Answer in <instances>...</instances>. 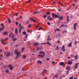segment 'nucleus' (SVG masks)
<instances>
[{
  "instance_id": "51",
  "label": "nucleus",
  "mask_w": 79,
  "mask_h": 79,
  "mask_svg": "<svg viewBox=\"0 0 79 79\" xmlns=\"http://www.w3.org/2000/svg\"><path fill=\"white\" fill-rule=\"evenodd\" d=\"M1 26H2V27H3V26H4L3 25V23H1Z\"/></svg>"
},
{
  "instance_id": "61",
  "label": "nucleus",
  "mask_w": 79,
  "mask_h": 79,
  "mask_svg": "<svg viewBox=\"0 0 79 79\" xmlns=\"http://www.w3.org/2000/svg\"><path fill=\"white\" fill-rule=\"evenodd\" d=\"M42 29V28L40 27V28H39V31H40V29Z\"/></svg>"
},
{
  "instance_id": "6",
  "label": "nucleus",
  "mask_w": 79,
  "mask_h": 79,
  "mask_svg": "<svg viewBox=\"0 0 79 79\" xmlns=\"http://www.w3.org/2000/svg\"><path fill=\"white\" fill-rule=\"evenodd\" d=\"M37 56L39 58H44V56L40 54H39Z\"/></svg>"
},
{
  "instance_id": "50",
  "label": "nucleus",
  "mask_w": 79,
  "mask_h": 79,
  "mask_svg": "<svg viewBox=\"0 0 79 79\" xmlns=\"http://www.w3.org/2000/svg\"><path fill=\"white\" fill-rule=\"evenodd\" d=\"M77 44V41H76L75 42V44L76 45V44Z\"/></svg>"
},
{
  "instance_id": "22",
  "label": "nucleus",
  "mask_w": 79,
  "mask_h": 79,
  "mask_svg": "<svg viewBox=\"0 0 79 79\" xmlns=\"http://www.w3.org/2000/svg\"><path fill=\"white\" fill-rule=\"evenodd\" d=\"M5 72L7 73H9V70L8 69H6V70L5 71Z\"/></svg>"
},
{
  "instance_id": "56",
  "label": "nucleus",
  "mask_w": 79,
  "mask_h": 79,
  "mask_svg": "<svg viewBox=\"0 0 79 79\" xmlns=\"http://www.w3.org/2000/svg\"><path fill=\"white\" fill-rule=\"evenodd\" d=\"M39 25H37L36 27H39Z\"/></svg>"
},
{
  "instance_id": "19",
  "label": "nucleus",
  "mask_w": 79,
  "mask_h": 79,
  "mask_svg": "<svg viewBox=\"0 0 79 79\" xmlns=\"http://www.w3.org/2000/svg\"><path fill=\"white\" fill-rule=\"evenodd\" d=\"M38 43L36 42V43H34V44L35 46H37L38 45Z\"/></svg>"
},
{
  "instance_id": "17",
  "label": "nucleus",
  "mask_w": 79,
  "mask_h": 79,
  "mask_svg": "<svg viewBox=\"0 0 79 79\" xmlns=\"http://www.w3.org/2000/svg\"><path fill=\"white\" fill-rule=\"evenodd\" d=\"M49 38H50V35L48 36V38L47 40L48 41V40H52V39L51 38L49 39Z\"/></svg>"
},
{
  "instance_id": "4",
  "label": "nucleus",
  "mask_w": 79,
  "mask_h": 79,
  "mask_svg": "<svg viewBox=\"0 0 79 79\" xmlns=\"http://www.w3.org/2000/svg\"><path fill=\"white\" fill-rule=\"evenodd\" d=\"M77 26V23H75L73 24L74 29L75 30H76V26Z\"/></svg>"
},
{
  "instance_id": "34",
  "label": "nucleus",
  "mask_w": 79,
  "mask_h": 79,
  "mask_svg": "<svg viewBox=\"0 0 79 79\" xmlns=\"http://www.w3.org/2000/svg\"><path fill=\"white\" fill-rule=\"evenodd\" d=\"M22 52H23V51L24 50V48H22Z\"/></svg>"
},
{
  "instance_id": "23",
  "label": "nucleus",
  "mask_w": 79,
  "mask_h": 79,
  "mask_svg": "<svg viewBox=\"0 0 79 79\" xmlns=\"http://www.w3.org/2000/svg\"><path fill=\"white\" fill-rule=\"evenodd\" d=\"M23 59H26V56H25L24 55H23Z\"/></svg>"
},
{
  "instance_id": "31",
  "label": "nucleus",
  "mask_w": 79,
  "mask_h": 79,
  "mask_svg": "<svg viewBox=\"0 0 79 79\" xmlns=\"http://www.w3.org/2000/svg\"><path fill=\"white\" fill-rule=\"evenodd\" d=\"M7 20L9 21V23H10L11 20H10V18L7 19Z\"/></svg>"
},
{
  "instance_id": "8",
  "label": "nucleus",
  "mask_w": 79,
  "mask_h": 79,
  "mask_svg": "<svg viewBox=\"0 0 79 79\" xmlns=\"http://www.w3.org/2000/svg\"><path fill=\"white\" fill-rule=\"evenodd\" d=\"M3 35H8V32L6 31L5 32L3 33Z\"/></svg>"
},
{
  "instance_id": "63",
  "label": "nucleus",
  "mask_w": 79,
  "mask_h": 79,
  "mask_svg": "<svg viewBox=\"0 0 79 79\" xmlns=\"http://www.w3.org/2000/svg\"><path fill=\"white\" fill-rule=\"evenodd\" d=\"M73 79V77H72L70 78V79Z\"/></svg>"
},
{
  "instance_id": "57",
  "label": "nucleus",
  "mask_w": 79,
  "mask_h": 79,
  "mask_svg": "<svg viewBox=\"0 0 79 79\" xmlns=\"http://www.w3.org/2000/svg\"><path fill=\"white\" fill-rule=\"evenodd\" d=\"M23 41H26V39H23Z\"/></svg>"
},
{
  "instance_id": "25",
  "label": "nucleus",
  "mask_w": 79,
  "mask_h": 79,
  "mask_svg": "<svg viewBox=\"0 0 79 79\" xmlns=\"http://www.w3.org/2000/svg\"><path fill=\"white\" fill-rule=\"evenodd\" d=\"M54 17H55V18H59V16L57 15H55Z\"/></svg>"
},
{
  "instance_id": "21",
  "label": "nucleus",
  "mask_w": 79,
  "mask_h": 79,
  "mask_svg": "<svg viewBox=\"0 0 79 79\" xmlns=\"http://www.w3.org/2000/svg\"><path fill=\"white\" fill-rule=\"evenodd\" d=\"M1 42L2 44H3V40L2 38L1 39Z\"/></svg>"
},
{
  "instance_id": "40",
  "label": "nucleus",
  "mask_w": 79,
  "mask_h": 79,
  "mask_svg": "<svg viewBox=\"0 0 79 79\" xmlns=\"http://www.w3.org/2000/svg\"><path fill=\"white\" fill-rule=\"evenodd\" d=\"M69 70H68L67 71V73H66V74H69V73H68L69 72Z\"/></svg>"
},
{
  "instance_id": "27",
  "label": "nucleus",
  "mask_w": 79,
  "mask_h": 79,
  "mask_svg": "<svg viewBox=\"0 0 79 79\" xmlns=\"http://www.w3.org/2000/svg\"><path fill=\"white\" fill-rule=\"evenodd\" d=\"M46 14L47 15H50V12H48L46 13Z\"/></svg>"
},
{
  "instance_id": "12",
  "label": "nucleus",
  "mask_w": 79,
  "mask_h": 79,
  "mask_svg": "<svg viewBox=\"0 0 79 79\" xmlns=\"http://www.w3.org/2000/svg\"><path fill=\"white\" fill-rule=\"evenodd\" d=\"M18 32V29H17V28H16L15 30V34H16V35H17Z\"/></svg>"
},
{
  "instance_id": "15",
  "label": "nucleus",
  "mask_w": 79,
  "mask_h": 79,
  "mask_svg": "<svg viewBox=\"0 0 79 79\" xmlns=\"http://www.w3.org/2000/svg\"><path fill=\"white\" fill-rule=\"evenodd\" d=\"M4 27H5L4 26H3L2 28H1V29H0V32L1 31H2L4 29Z\"/></svg>"
},
{
  "instance_id": "59",
  "label": "nucleus",
  "mask_w": 79,
  "mask_h": 79,
  "mask_svg": "<svg viewBox=\"0 0 79 79\" xmlns=\"http://www.w3.org/2000/svg\"><path fill=\"white\" fill-rule=\"evenodd\" d=\"M41 44H42V45H43V44H45V43H41Z\"/></svg>"
},
{
  "instance_id": "41",
  "label": "nucleus",
  "mask_w": 79,
  "mask_h": 79,
  "mask_svg": "<svg viewBox=\"0 0 79 79\" xmlns=\"http://www.w3.org/2000/svg\"><path fill=\"white\" fill-rule=\"evenodd\" d=\"M15 24H16V26L18 24V23L17 22H16L15 23Z\"/></svg>"
},
{
  "instance_id": "60",
  "label": "nucleus",
  "mask_w": 79,
  "mask_h": 79,
  "mask_svg": "<svg viewBox=\"0 0 79 79\" xmlns=\"http://www.w3.org/2000/svg\"><path fill=\"white\" fill-rule=\"evenodd\" d=\"M40 35H39L38 36V38L39 39V38H40Z\"/></svg>"
},
{
  "instance_id": "30",
  "label": "nucleus",
  "mask_w": 79,
  "mask_h": 79,
  "mask_svg": "<svg viewBox=\"0 0 79 79\" xmlns=\"http://www.w3.org/2000/svg\"><path fill=\"white\" fill-rule=\"evenodd\" d=\"M63 17H60L59 18V19H60V20H61V19H63Z\"/></svg>"
},
{
  "instance_id": "37",
  "label": "nucleus",
  "mask_w": 79,
  "mask_h": 79,
  "mask_svg": "<svg viewBox=\"0 0 79 79\" xmlns=\"http://www.w3.org/2000/svg\"><path fill=\"white\" fill-rule=\"evenodd\" d=\"M44 52H43V51H40V53H41V54H43V53H44Z\"/></svg>"
},
{
  "instance_id": "42",
  "label": "nucleus",
  "mask_w": 79,
  "mask_h": 79,
  "mask_svg": "<svg viewBox=\"0 0 79 79\" xmlns=\"http://www.w3.org/2000/svg\"><path fill=\"white\" fill-rule=\"evenodd\" d=\"M27 35H26L25 36V38H27Z\"/></svg>"
},
{
  "instance_id": "46",
  "label": "nucleus",
  "mask_w": 79,
  "mask_h": 79,
  "mask_svg": "<svg viewBox=\"0 0 79 79\" xmlns=\"http://www.w3.org/2000/svg\"><path fill=\"white\" fill-rule=\"evenodd\" d=\"M50 59L49 58H47L46 60L47 61H49Z\"/></svg>"
},
{
  "instance_id": "45",
  "label": "nucleus",
  "mask_w": 79,
  "mask_h": 79,
  "mask_svg": "<svg viewBox=\"0 0 79 79\" xmlns=\"http://www.w3.org/2000/svg\"><path fill=\"white\" fill-rule=\"evenodd\" d=\"M31 25H28V27H29V28H30V27H31Z\"/></svg>"
},
{
  "instance_id": "48",
  "label": "nucleus",
  "mask_w": 79,
  "mask_h": 79,
  "mask_svg": "<svg viewBox=\"0 0 79 79\" xmlns=\"http://www.w3.org/2000/svg\"><path fill=\"white\" fill-rule=\"evenodd\" d=\"M8 67H9L10 68L11 67H12V66L11 65H9L8 66Z\"/></svg>"
},
{
  "instance_id": "58",
  "label": "nucleus",
  "mask_w": 79,
  "mask_h": 79,
  "mask_svg": "<svg viewBox=\"0 0 79 79\" xmlns=\"http://www.w3.org/2000/svg\"><path fill=\"white\" fill-rule=\"evenodd\" d=\"M54 63H55V61H53L52 62V64H54Z\"/></svg>"
},
{
  "instance_id": "49",
  "label": "nucleus",
  "mask_w": 79,
  "mask_h": 79,
  "mask_svg": "<svg viewBox=\"0 0 79 79\" xmlns=\"http://www.w3.org/2000/svg\"><path fill=\"white\" fill-rule=\"evenodd\" d=\"M44 18H47V16L46 15H44L43 16Z\"/></svg>"
},
{
  "instance_id": "18",
  "label": "nucleus",
  "mask_w": 79,
  "mask_h": 79,
  "mask_svg": "<svg viewBox=\"0 0 79 79\" xmlns=\"http://www.w3.org/2000/svg\"><path fill=\"white\" fill-rule=\"evenodd\" d=\"M37 13H40L39 11H36L35 12H34L33 14H37Z\"/></svg>"
},
{
  "instance_id": "38",
  "label": "nucleus",
  "mask_w": 79,
  "mask_h": 79,
  "mask_svg": "<svg viewBox=\"0 0 79 79\" xmlns=\"http://www.w3.org/2000/svg\"><path fill=\"white\" fill-rule=\"evenodd\" d=\"M46 43L47 44H48V45H51V44H50L48 42H47V43Z\"/></svg>"
},
{
  "instance_id": "3",
  "label": "nucleus",
  "mask_w": 79,
  "mask_h": 79,
  "mask_svg": "<svg viewBox=\"0 0 79 79\" xmlns=\"http://www.w3.org/2000/svg\"><path fill=\"white\" fill-rule=\"evenodd\" d=\"M79 64V63H76L75 65L73 67V68H75V69H76L77 67V66Z\"/></svg>"
},
{
  "instance_id": "39",
  "label": "nucleus",
  "mask_w": 79,
  "mask_h": 79,
  "mask_svg": "<svg viewBox=\"0 0 79 79\" xmlns=\"http://www.w3.org/2000/svg\"><path fill=\"white\" fill-rule=\"evenodd\" d=\"M42 54L44 56H45V52H43V53Z\"/></svg>"
},
{
  "instance_id": "14",
  "label": "nucleus",
  "mask_w": 79,
  "mask_h": 79,
  "mask_svg": "<svg viewBox=\"0 0 79 79\" xmlns=\"http://www.w3.org/2000/svg\"><path fill=\"white\" fill-rule=\"evenodd\" d=\"M29 20H30L31 21H32L34 20V18H32V17H31L29 18Z\"/></svg>"
},
{
  "instance_id": "2",
  "label": "nucleus",
  "mask_w": 79,
  "mask_h": 79,
  "mask_svg": "<svg viewBox=\"0 0 79 79\" xmlns=\"http://www.w3.org/2000/svg\"><path fill=\"white\" fill-rule=\"evenodd\" d=\"M11 37L12 39H13L15 38V35H14V34H13V33H11L10 34V35H9V37L10 38H11Z\"/></svg>"
},
{
  "instance_id": "16",
  "label": "nucleus",
  "mask_w": 79,
  "mask_h": 79,
  "mask_svg": "<svg viewBox=\"0 0 79 79\" xmlns=\"http://www.w3.org/2000/svg\"><path fill=\"white\" fill-rule=\"evenodd\" d=\"M68 64H72V62L70 61H68Z\"/></svg>"
},
{
  "instance_id": "11",
  "label": "nucleus",
  "mask_w": 79,
  "mask_h": 79,
  "mask_svg": "<svg viewBox=\"0 0 79 79\" xmlns=\"http://www.w3.org/2000/svg\"><path fill=\"white\" fill-rule=\"evenodd\" d=\"M62 52H64L65 51V49H64V46H62Z\"/></svg>"
},
{
  "instance_id": "54",
  "label": "nucleus",
  "mask_w": 79,
  "mask_h": 79,
  "mask_svg": "<svg viewBox=\"0 0 79 79\" xmlns=\"http://www.w3.org/2000/svg\"><path fill=\"white\" fill-rule=\"evenodd\" d=\"M47 71V70L44 69V71H43V72H45V71Z\"/></svg>"
},
{
  "instance_id": "32",
  "label": "nucleus",
  "mask_w": 79,
  "mask_h": 79,
  "mask_svg": "<svg viewBox=\"0 0 79 79\" xmlns=\"http://www.w3.org/2000/svg\"><path fill=\"white\" fill-rule=\"evenodd\" d=\"M13 69V67H11L10 68V70H12Z\"/></svg>"
},
{
  "instance_id": "26",
  "label": "nucleus",
  "mask_w": 79,
  "mask_h": 79,
  "mask_svg": "<svg viewBox=\"0 0 79 79\" xmlns=\"http://www.w3.org/2000/svg\"><path fill=\"white\" fill-rule=\"evenodd\" d=\"M23 35H26V33L25 31H23Z\"/></svg>"
},
{
  "instance_id": "44",
  "label": "nucleus",
  "mask_w": 79,
  "mask_h": 79,
  "mask_svg": "<svg viewBox=\"0 0 79 79\" xmlns=\"http://www.w3.org/2000/svg\"><path fill=\"white\" fill-rule=\"evenodd\" d=\"M56 30L57 31H60V30L59 28H57Z\"/></svg>"
},
{
  "instance_id": "36",
  "label": "nucleus",
  "mask_w": 79,
  "mask_h": 79,
  "mask_svg": "<svg viewBox=\"0 0 79 79\" xmlns=\"http://www.w3.org/2000/svg\"><path fill=\"white\" fill-rule=\"evenodd\" d=\"M50 20H53V19L52 18H50L49 19V21H50Z\"/></svg>"
},
{
  "instance_id": "35",
  "label": "nucleus",
  "mask_w": 79,
  "mask_h": 79,
  "mask_svg": "<svg viewBox=\"0 0 79 79\" xmlns=\"http://www.w3.org/2000/svg\"><path fill=\"white\" fill-rule=\"evenodd\" d=\"M21 28L20 29H19V33H21Z\"/></svg>"
},
{
  "instance_id": "20",
  "label": "nucleus",
  "mask_w": 79,
  "mask_h": 79,
  "mask_svg": "<svg viewBox=\"0 0 79 79\" xmlns=\"http://www.w3.org/2000/svg\"><path fill=\"white\" fill-rule=\"evenodd\" d=\"M69 16H67V19H66V20L67 21H69Z\"/></svg>"
},
{
  "instance_id": "28",
  "label": "nucleus",
  "mask_w": 79,
  "mask_h": 79,
  "mask_svg": "<svg viewBox=\"0 0 79 79\" xmlns=\"http://www.w3.org/2000/svg\"><path fill=\"white\" fill-rule=\"evenodd\" d=\"M30 0H28L27 1H26V2L27 3H29L30 2Z\"/></svg>"
},
{
  "instance_id": "64",
  "label": "nucleus",
  "mask_w": 79,
  "mask_h": 79,
  "mask_svg": "<svg viewBox=\"0 0 79 79\" xmlns=\"http://www.w3.org/2000/svg\"><path fill=\"white\" fill-rule=\"evenodd\" d=\"M67 32V31H64V32H65L66 33V32Z\"/></svg>"
},
{
  "instance_id": "62",
  "label": "nucleus",
  "mask_w": 79,
  "mask_h": 79,
  "mask_svg": "<svg viewBox=\"0 0 79 79\" xmlns=\"http://www.w3.org/2000/svg\"><path fill=\"white\" fill-rule=\"evenodd\" d=\"M65 27H67L68 26L67 25H65L64 26Z\"/></svg>"
},
{
  "instance_id": "52",
  "label": "nucleus",
  "mask_w": 79,
  "mask_h": 79,
  "mask_svg": "<svg viewBox=\"0 0 79 79\" xmlns=\"http://www.w3.org/2000/svg\"><path fill=\"white\" fill-rule=\"evenodd\" d=\"M48 25H50V22L48 23Z\"/></svg>"
},
{
  "instance_id": "29",
  "label": "nucleus",
  "mask_w": 79,
  "mask_h": 79,
  "mask_svg": "<svg viewBox=\"0 0 79 79\" xmlns=\"http://www.w3.org/2000/svg\"><path fill=\"white\" fill-rule=\"evenodd\" d=\"M77 56H76L75 57V60H77Z\"/></svg>"
},
{
  "instance_id": "7",
  "label": "nucleus",
  "mask_w": 79,
  "mask_h": 79,
  "mask_svg": "<svg viewBox=\"0 0 79 79\" xmlns=\"http://www.w3.org/2000/svg\"><path fill=\"white\" fill-rule=\"evenodd\" d=\"M68 47H72V43H70L68 45Z\"/></svg>"
},
{
  "instance_id": "13",
  "label": "nucleus",
  "mask_w": 79,
  "mask_h": 79,
  "mask_svg": "<svg viewBox=\"0 0 79 79\" xmlns=\"http://www.w3.org/2000/svg\"><path fill=\"white\" fill-rule=\"evenodd\" d=\"M66 70H69V69H70V67L69 66H67L66 67Z\"/></svg>"
},
{
  "instance_id": "1",
  "label": "nucleus",
  "mask_w": 79,
  "mask_h": 79,
  "mask_svg": "<svg viewBox=\"0 0 79 79\" xmlns=\"http://www.w3.org/2000/svg\"><path fill=\"white\" fill-rule=\"evenodd\" d=\"M14 53L15 55H17V56H16V59H17L19 57V56H20V55H21V52H18L17 50L15 49L14 51Z\"/></svg>"
},
{
  "instance_id": "33",
  "label": "nucleus",
  "mask_w": 79,
  "mask_h": 79,
  "mask_svg": "<svg viewBox=\"0 0 79 79\" xmlns=\"http://www.w3.org/2000/svg\"><path fill=\"white\" fill-rule=\"evenodd\" d=\"M52 15L53 16L52 17H55V15L54 13H53V14H52Z\"/></svg>"
},
{
  "instance_id": "9",
  "label": "nucleus",
  "mask_w": 79,
  "mask_h": 79,
  "mask_svg": "<svg viewBox=\"0 0 79 79\" xmlns=\"http://www.w3.org/2000/svg\"><path fill=\"white\" fill-rule=\"evenodd\" d=\"M37 63H39L40 64H42V61H41L40 60H38L37 61Z\"/></svg>"
},
{
  "instance_id": "43",
  "label": "nucleus",
  "mask_w": 79,
  "mask_h": 79,
  "mask_svg": "<svg viewBox=\"0 0 79 79\" xmlns=\"http://www.w3.org/2000/svg\"><path fill=\"white\" fill-rule=\"evenodd\" d=\"M63 26H64V24H62V25L60 27H63Z\"/></svg>"
},
{
  "instance_id": "53",
  "label": "nucleus",
  "mask_w": 79,
  "mask_h": 79,
  "mask_svg": "<svg viewBox=\"0 0 79 79\" xmlns=\"http://www.w3.org/2000/svg\"><path fill=\"white\" fill-rule=\"evenodd\" d=\"M16 38H15L13 40V41H16Z\"/></svg>"
},
{
  "instance_id": "10",
  "label": "nucleus",
  "mask_w": 79,
  "mask_h": 79,
  "mask_svg": "<svg viewBox=\"0 0 79 79\" xmlns=\"http://www.w3.org/2000/svg\"><path fill=\"white\" fill-rule=\"evenodd\" d=\"M10 54H11V52H9L7 53L6 56H9L10 55Z\"/></svg>"
},
{
  "instance_id": "55",
  "label": "nucleus",
  "mask_w": 79,
  "mask_h": 79,
  "mask_svg": "<svg viewBox=\"0 0 79 79\" xmlns=\"http://www.w3.org/2000/svg\"><path fill=\"white\" fill-rule=\"evenodd\" d=\"M47 19H49H49H50V17L49 16H48L47 18Z\"/></svg>"
},
{
  "instance_id": "24",
  "label": "nucleus",
  "mask_w": 79,
  "mask_h": 79,
  "mask_svg": "<svg viewBox=\"0 0 79 79\" xmlns=\"http://www.w3.org/2000/svg\"><path fill=\"white\" fill-rule=\"evenodd\" d=\"M40 49V48H39V47H37L36 48V50H37V52H38V51Z\"/></svg>"
},
{
  "instance_id": "5",
  "label": "nucleus",
  "mask_w": 79,
  "mask_h": 79,
  "mask_svg": "<svg viewBox=\"0 0 79 79\" xmlns=\"http://www.w3.org/2000/svg\"><path fill=\"white\" fill-rule=\"evenodd\" d=\"M59 65H60V66H64V64L63 62H60L59 63Z\"/></svg>"
},
{
  "instance_id": "47",
  "label": "nucleus",
  "mask_w": 79,
  "mask_h": 79,
  "mask_svg": "<svg viewBox=\"0 0 79 79\" xmlns=\"http://www.w3.org/2000/svg\"><path fill=\"white\" fill-rule=\"evenodd\" d=\"M59 48V47L57 46L56 47V50H58V49Z\"/></svg>"
}]
</instances>
